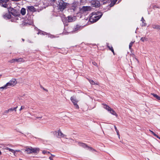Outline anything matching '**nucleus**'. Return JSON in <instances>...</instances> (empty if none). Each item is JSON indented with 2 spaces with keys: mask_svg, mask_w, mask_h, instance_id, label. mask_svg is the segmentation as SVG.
<instances>
[{
  "mask_svg": "<svg viewBox=\"0 0 160 160\" xmlns=\"http://www.w3.org/2000/svg\"><path fill=\"white\" fill-rule=\"evenodd\" d=\"M102 15V13L100 12H93L90 15L89 20L92 22H96L101 17Z\"/></svg>",
  "mask_w": 160,
  "mask_h": 160,
  "instance_id": "f257e3e1",
  "label": "nucleus"
},
{
  "mask_svg": "<svg viewBox=\"0 0 160 160\" xmlns=\"http://www.w3.org/2000/svg\"><path fill=\"white\" fill-rule=\"evenodd\" d=\"M39 151V149L38 148H33L32 147L28 148L26 149L25 152H27L28 154L32 153H38Z\"/></svg>",
  "mask_w": 160,
  "mask_h": 160,
  "instance_id": "f03ea898",
  "label": "nucleus"
},
{
  "mask_svg": "<svg viewBox=\"0 0 160 160\" xmlns=\"http://www.w3.org/2000/svg\"><path fill=\"white\" fill-rule=\"evenodd\" d=\"M59 8L61 11H62L64 9L66 8L67 3L64 2L62 0H60L58 1Z\"/></svg>",
  "mask_w": 160,
  "mask_h": 160,
  "instance_id": "7ed1b4c3",
  "label": "nucleus"
},
{
  "mask_svg": "<svg viewBox=\"0 0 160 160\" xmlns=\"http://www.w3.org/2000/svg\"><path fill=\"white\" fill-rule=\"evenodd\" d=\"M17 83V81L15 78H12L6 84L8 87L9 88L10 87H13Z\"/></svg>",
  "mask_w": 160,
  "mask_h": 160,
  "instance_id": "20e7f679",
  "label": "nucleus"
},
{
  "mask_svg": "<svg viewBox=\"0 0 160 160\" xmlns=\"http://www.w3.org/2000/svg\"><path fill=\"white\" fill-rule=\"evenodd\" d=\"M24 60L22 58H13L8 61V62L10 63H13L16 62H23Z\"/></svg>",
  "mask_w": 160,
  "mask_h": 160,
  "instance_id": "39448f33",
  "label": "nucleus"
},
{
  "mask_svg": "<svg viewBox=\"0 0 160 160\" xmlns=\"http://www.w3.org/2000/svg\"><path fill=\"white\" fill-rule=\"evenodd\" d=\"M91 4L92 6L95 7H98L100 5L99 1L98 0H93L91 1Z\"/></svg>",
  "mask_w": 160,
  "mask_h": 160,
  "instance_id": "423d86ee",
  "label": "nucleus"
},
{
  "mask_svg": "<svg viewBox=\"0 0 160 160\" xmlns=\"http://www.w3.org/2000/svg\"><path fill=\"white\" fill-rule=\"evenodd\" d=\"M9 0H0V5L4 8H7L8 5L7 2Z\"/></svg>",
  "mask_w": 160,
  "mask_h": 160,
  "instance_id": "0eeeda50",
  "label": "nucleus"
},
{
  "mask_svg": "<svg viewBox=\"0 0 160 160\" xmlns=\"http://www.w3.org/2000/svg\"><path fill=\"white\" fill-rule=\"evenodd\" d=\"M56 136L59 138L61 137H64L65 135L62 133V132L59 130L58 131L56 132Z\"/></svg>",
  "mask_w": 160,
  "mask_h": 160,
  "instance_id": "6e6552de",
  "label": "nucleus"
},
{
  "mask_svg": "<svg viewBox=\"0 0 160 160\" xmlns=\"http://www.w3.org/2000/svg\"><path fill=\"white\" fill-rule=\"evenodd\" d=\"M71 100L73 103L74 106L76 108L78 109L79 108L78 105L77 104V101L73 97H71Z\"/></svg>",
  "mask_w": 160,
  "mask_h": 160,
  "instance_id": "1a4fd4ad",
  "label": "nucleus"
},
{
  "mask_svg": "<svg viewBox=\"0 0 160 160\" xmlns=\"http://www.w3.org/2000/svg\"><path fill=\"white\" fill-rule=\"evenodd\" d=\"M76 19V18L75 16L72 17L68 16V21L69 22H71L74 21Z\"/></svg>",
  "mask_w": 160,
  "mask_h": 160,
  "instance_id": "9d476101",
  "label": "nucleus"
},
{
  "mask_svg": "<svg viewBox=\"0 0 160 160\" xmlns=\"http://www.w3.org/2000/svg\"><path fill=\"white\" fill-rule=\"evenodd\" d=\"M91 8L90 6H83L82 8V10L84 11H90Z\"/></svg>",
  "mask_w": 160,
  "mask_h": 160,
  "instance_id": "9b49d317",
  "label": "nucleus"
},
{
  "mask_svg": "<svg viewBox=\"0 0 160 160\" xmlns=\"http://www.w3.org/2000/svg\"><path fill=\"white\" fill-rule=\"evenodd\" d=\"M11 17L9 13H6L3 15V17L5 19H9Z\"/></svg>",
  "mask_w": 160,
  "mask_h": 160,
  "instance_id": "f8f14e48",
  "label": "nucleus"
},
{
  "mask_svg": "<svg viewBox=\"0 0 160 160\" xmlns=\"http://www.w3.org/2000/svg\"><path fill=\"white\" fill-rule=\"evenodd\" d=\"M102 105L104 106L103 108L107 110L108 112H109V111L111 110L112 108L107 105L105 104H103Z\"/></svg>",
  "mask_w": 160,
  "mask_h": 160,
  "instance_id": "ddd939ff",
  "label": "nucleus"
},
{
  "mask_svg": "<svg viewBox=\"0 0 160 160\" xmlns=\"http://www.w3.org/2000/svg\"><path fill=\"white\" fill-rule=\"evenodd\" d=\"M152 27L154 29H159L160 30V26L159 25L153 24L152 25Z\"/></svg>",
  "mask_w": 160,
  "mask_h": 160,
  "instance_id": "4468645a",
  "label": "nucleus"
},
{
  "mask_svg": "<svg viewBox=\"0 0 160 160\" xmlns=\"http://www.w3.org/2000/svg\"><path fill=\"white\" fill-rule=\"evenodd\" d=\"M111 114L115 116L116 117H117L118 115L115 112L112 108L111 109L109 112Z\"/></svg>",
  "mask_w": 160,
  "mask_h": 160,
  "instance_id": "2eb2a0df",
  "label": "nucleus"
},
{
  "mask_svg": "<svg viewBox=\"0 0 160 160\" xmlns=\"http://www.w3.org/2000/svg\"><path fill=\"white\" fill-rule=\"evenodd\" d=\"M110 2H111L110 6H112L118 0H110Z\"/></svg>",
  "mask_w": 160,
  "mask_h": 160,
  "instance_id": "dca6fc26",
  "label": "nucleus"
},
{
  "mask_svg": "<svg viewBox=\"0 0 160 160\" xmlns=\"http://www.w3.org/2000/svg\"><path fill=\"white\" fill-rule=\"evenodd\" d=\"M9 12H11V13L13 15H14L13 12H15V10L12 8H10L8 9Z\"/></svg>",
  "mask_w": 160,
  "mask_h": 160,
  "instance_id": "f3484780",
  "label": "nucleus"
},
{
  "mask_svg": "<svg viewBox=\"0 0 160 160\" xmlns=\"http://www.w3.org/2000/svg\"><path fill=\"white\" fill-rule=\"evenodd\" d=\"M21 13L22 15H24L26 13V9L24 8H22L21 10Z\"/></svg>",
  "mask_w": 160,
  "mask_h": 160,
  "instance_id": "a211bd4d",
  "label": "nucleus"
},
{
  "mask_svg": "<svg viewBox=\"0 0 160 160\" xmlns=\"http://www.w3.org/2000/svg\"><path fill=\"white\" fill-rule=\"evenodd\" d=\"M152 95L155 98H157L159 100H160V97L158 96L156 94H155L154 93H151Z\"/></svg>",
  "mask_w": 160,
  "mask_h": 160,
  "instance_id": "6ab92c4d",
  "label": "nucleus"
},
{
  "mask_svg": "<svg viewBox=\"0 0 160 160\" xmlns=\"http://www.w3.org/2000/svg\"><path fill=\"white\" fill-rule=\"evenodd\" d=\"M88 81H89L90 83H91V84H92V85H96V84L97 85L98 84L97 83H95L92 80H90L88 79Z\"/></svg>",
  "mask_w": 160,
  "mask_h": 160,
  "instance_id": "aec40b11",
  "label": "nucleus"
},
{
  "mask_svg": "<svg viewBox=\"0 0 160 160\" xmlns=\"http://www.w3.org/2000/svg\"><path fill=\"white\" fill-rule=\"evenodd\" d=\"M9 151L12 152L13 154L15 156H16L17 155L16 153V151H15L14 150L10 148Z\"/></svg>",
  "mask_w": 160,
  "mask_h": 160,
  "instance_id": "412c9836",
  "label": "nucleus"
},
{
  "mask_svg": "<svg viewBox=\"0 0 160 160\" xmlns=\"http://www.w3.org/2000/svg\"><path fill=\"white\" fill-rule=\"evenodd\" d=\"M18 108V106L16 107H15L14 108H10L9 109L10 112H11L13 111H16L17 108Z\"/></svg>",
  "mask_w": 160,
  "mask_h": 160,
  "instance_id": "4be33fe9",
  "label": "nucleus"
},
{
  "mask_svg": "<svg viewBox=\"0 0 160 160\" xmlns=\"http://www.w3.org/2000/svg\"><path fill=\"white\" fill-rule=\"evenodd\" d=\"M7 88H8V87L6 84L3 86H2V87H0V89H6Z\"/></svg>",
  "mask_w": 160,
  "mask_h": 160,
  "instance_id": "5701e85b",
  "label": "nucleus"
},
{
  "mask_svg": "<svg viewBox=\"0 0 160 160\" xmlns=\"http://www.w3.org/2000/svg\"><path fill=\"white\" fill-rule=\"evenodd\" d=\"M80 146H82L83 147H85L87 146L84 143L82 142H80L79 143Z\"/></svg>",
  "mask_w": 160,
  "mask_h": 160,
  "instance_id": "b1692460",
  "label": "nucleus"
},
{
  "mask_svg": "<svg viewBox=\"0 0 160 160\" xmlns=\"http://www.w3.org/2000/svg\"><path fill=\"white\" fill-rule=\"evenodd\" d=\"M80 28V27L79 26L77 25L76 26V27L74 29V31H76L79 30Z\"/></svg>",
  "mask_w": 160,
  "mask_h": 160,
  "instance_id": "393cba45",
  "label": "nucleus"
},
{
  "mask_svg": "<svg viewBox=\"0 0 160 160\" xmlns=\"http://www.w3.org/2000/svg\"><path fill=\"white\" fill-rule=\"evenodd\" d=\"M102 1L103 2V4H104L106 3H108L110 2V0H102Z\"/></svg>",
  "mask_w": 160,
  "mask_h": 160,
  "instance_id": "a878e982",
  "label": "nucleus"
},
{
  "mask_svg": "<svg viewBox=\"0 0 160 160\" xmlns=\"http://www.w3.org/2000/svg\"><path fill=\"white\" fill-rule=\"evenodd\" d=\"M135 41H133V42H131L130 43H129V48L130 49H131V47H132V44L134 43V42Z\"/></svg>",
  "mask_w": 160,
  "mask_h": 160,
  "instance_id": "bb28decb",
  "label": "nucleus"
},
{
  "mask_svg": "<svg viewBox=\"0 0 160 160\" xmlns=\"http://www.w3.org/2000/svg\"><path fill=\"white\" fill-rule=\"evenodd\" d=\"M150 131L152 132V133L155 137H157L158 138L160 139V138L155 133L152 131L149 130Z\"/></svg>",
  "mask_w": 160,
  "mask_h": 160,
  "instance_id": "cd10ccee",
  "label": "nucleus"
},
{
  "mask_svg": "<svg viewBox=\"0 0 160 160\" xmlns=\"http://www.w3.org/2000/svg\"><path fill=\"white\" fill-rule=\"evenodd\" d=\"M108 46V48H109V49L110 50H111L112 51V52H113V53L114 54V50H113V48H112V46Z\"/></svg>",
  "mask_w": 160,
  "mask_h": 160,
  "instance_id": "c85d7f7f",
  "label": "nucleus"
},
{
  "mask_svg": "<svg viewBox=\"0 0 160 160\" xmlns=\"http://www.w3.org/2000/svg\"><path fill=\"white\" fill-rule=\"evenodd\" d=\"M141 20L142 21V23H143V24H142V26H146V23H144V21H145L143 17H142L141 18Z\"/></svg>",
  "mask_w": 160,
  "mask_h": 160,
  "instance_id": "c756f323",
  "label": "nucleus"
},
{
  "mask_svg": "<svg viewBox=\"0 0 160 160\" xmlns=\"http://www.w3.org/2000/svg\"><path fill=\"white\" fill-rule=\"evenodd\" d=\"M146 39L145 37H142L141 38V40L142 42H144L145 40Z\"/></svg>",
  "mask_w": 160,
  "mask_h": 160,
  "instance_id": "7c9ffc66",
  "label": "nucleus"
},
{
  "mask_svg": "<svg viewBox=\"0 0 160 160\" xmlns=\"http://www.w3.org/2000/svg\"><path fill=\"white\" fill-rule=\"evenodd\" d=\"M76 2H74V3H73V4L74 5V6L73 7H74V8H72V9L73 10H75V9H76V7L77 6L76 5Z\"/></svg>",
  "mask_w": 160,
  "mask_h": 160,
  "instance_id": "2f4dec72",
  "label": "nucleus"
},
{
  "mask_svg": "<svg viewBox=\"0 0 160 160\" xmlns=\"http://www.w3.org/2000/svg\"><path fill=\"white\" fill-rule=\"evenodd\" d=\"M10 112L9 109H8V110H6L4 112V113L5 114H7L8 113Z\"/></svg>",
  "mask_w": 160,
  "mask_h": 160,
  "instance_id": "473e14b6",
  "label": "nucleus"
},
{
  "mask_svg": "<svg viewBox=\"0 0 160 160\" xmlns=\"http://www.w3.org/2000/svg\"><path fill=\"white\" fill-rule=\"evenodd\" d=\"M34 7H33V6H29L28 8L30 9V10H33V9H34Z\"/></svg>",
  "mask_w": 160,
  "mask_h": 160,
  "instance_id": "72a5a7b5",
  "label": "nucleus"
},
{
  "mask_svg": "<svg viewBox=\"0 0 160 160\" xmlns=\"http://www.w3.org/2000/svg\"><path fill=\"white\" fill-rule=\"evenodd\" d=\"M25 108V106H21V108L19 109V111H21L22 110L24 109Z\"/></svg>",
  "mask_w": 160,
  "mask_h": 160,
  "instance_id": "f704fd0d",
  "label": "nucleus"
},
{
  "mask_svg": "<svg viewBox=\"0 0 160 160\" xmlns=\"http://www.w3.org/2000/svg\"><path fill=\"white\" fill-rule=\"evenodd\" d=\"M42 118V116L39 117H36V119H41Z\"/></svg>",
  "mask_w": 160,
  "mask_h": 160,
  "instance_id": "c9c22d12",
  "label": "nucleus"
},
{
  "mask_svg": "<svg viewBox=\"0 0 160 160\" xmlns=\"http://www.w3.org/2000/svg\"><path fill=\"white\" fill-rule=\"evenodd\" d=\"M5 149L8 150L9 151L10 148L8 147H6L5 148Z\"/></svg>",
  "mask_w": 160,
  "mask_h": 160,
  "instance_id": "e433bc0d",
  "label": "nucleus"
},
{
  "mask_svg": "<svg viewBox=\"0 0 160 160\" xmlns=\"http://www.w3.org/2000/svg\"><path fill=\"white\" fill-rule=\"evenodd\" d=\"M117 135H118V138H120V135H119V132H117Z\"/></svg>",
  "mask_w": 160,
  "mask_h": 160,
  "instance_id": "4c0bfd02",
  "label": "nucleus"
},
{
  "mask_svg": "<svg viewBox=\"0 0 160 160\" xmlns=\"http://www.w3.org/2000/svg\"><path fill=\"white\" fill-rule=\"evenodd\" d=\"M42 153L43 154H45V153H47V152L45 151H42Z\"/></svg>",
  "mask_w": 160,
  "mask_h": 160,
  "instance_id": "58836bf2",
  "label": "nucleus"
},
{
  "mask_svg": "<svg viewBox=\"0 0 160 160\" xmlns=\"http://www.w3.org/2000/svg\"><path fill=\"white\" fill-rule=\"evenodd\" d=\"M49 37L51 38H53L54 37L53 36V35H50V36H49Z\"/></svg>",
  "mask_w": 160,
  "mask_h": 160,
  "instance_id": "ea45409f",
  "label": "nucleus"
},
{
  "mask_svg": "<svg viewBox=\"0 0 160 160\" xmlns=\"http://www.w3.org/2000/svg\"><path fill=\"white\" fill-rule=\"evenodd\" d=\"M49 159H50V160H53L52 159V158L51 157H49Z\"/></svg>",
  "mask_w": 160,
  "mask_h": 160,
  "instance_id": "a19ab883",
  "label": "nucleus"
},
{
  "mask_svg": "<svg viewBox=\"0 0 160 160\" xmlns=\"http://www.w3.org/2000/svg\"><path fill=\"white\" fill-rule=\"evenodd\" d=\"M93 64L94 65H96L97 64V63L95 62H93Z\"/></svg>",
  "mask_w": 160,
  "mask_h": 160,
  "instance_id": "79ce46f5",
  "label": "nucleus"
},
{
  "mask_svg": "<svg viewBox=\"0 0 160 160\" xmlns=\"http://www.w3.org/2000/svg\"><path fill=\"white\" fill-rule=\"evenodd\" d=\"M114 128H115V130H118L116 126H114Z\"/></svg>",
  "mask_w": 160,
  "mask_h": 160,
  "instance_id": "37998d69",
  "label": "nucleus"
},
{
  "mask_svg": "<svg viewBox=\"0 0 160 160\" xmlns=\"http://www.w3.org/2000/svg\"><path fill=\"white\" fill-rule=\"evenodd\" d=\"M15 151H16V152H19L20 151V150H15Z\"/></svg>",
  "mask_w": 160,
  "mask_h": 160,
  "instance_id": "c03bdc74",
  "label": "nucleus"
},
{
  "mask_svg": "<svg viewBox=\"0 0 160 160\" xmlns=\"http://www.w3.org/2000/svg\"><path fill=\"white\" fill-rule=\"evenodd\" d=\"M116 131V132H119V131H118V130H115Z\"/></svg>",
  "mask_w": 160,
  "mask_h": 160,
  "instance_id": "a18cd8bd",
  "label": "nucleus"
},
{
  "mask_svg": "<svg viewBox=\"0 0 160 160\" xmlns=\"http://www.w3.org/2000/svg\"><path fill=\"white\" fill-rule=\"evenodd\" d=\"M45 33H46V32H44L43 33H42V34H43L44 35H45Z\"/></svg>",
  "mask_w": 160,
  "mask_h": 160,
  "instance_id": "49530a36",
  "label": "nucleus"
},
{
  "mask_svg": "<svg viewBox=\"0 0 160 160\" xmlns=\"http://www.w3.org/2000/svg\"><path fill=\"white\" fill-rule=\"evenodd\" d=\"M1 154H2V152H1V151H0V155H1Z\"/></svg>",
  "mask_w": 160,
  "mask_h": 160,
  "instance_id": "de8ad7c7",
  "label": "nucleus"
},
{
  "mask_svg": "<svg viewBox=\"0 0 160 160\" xmlns=\"http://www.w3.org/2000/svg\"><path fill=\"white\" fill-rule=\"evenodd\" d=\"M19 160H22L21 159H19Z\"/></svg>",
  "mask_w": 160,
  "mask_h": 160,
  "instance_id": "09e8293b",
  "label": "nucleus"
},
{
  "mask_svg": "<svg viewBox=\"0 0 160 160\" xmlns=\"http://www.w3.org/2000/svg\"><path fill=\"white\" fill-rule=\"evenodd\" d=\"M136 59L138 61V60L137 59V58H136Z\"/></svg>",
  "mask_w": 160,
  "mask_h": 160,
  "instance_id": "8fccbe9b",
  "label": "nucleus"
},
{
  "mask_svg": "<svg viewBox=\"0 0 160 160\" xmlns=\"http://www.w3.org/2000/svg\"><path fill=\"white\" fill-rule=\"evenodd\" d=\"M53 156H54V155H52Z\"/></svg>",
  "mask_w": 160,
  "mask_h": 160,
  "instance_id": "3c124183",
  "label": "nucleus"
}]
</instances>
